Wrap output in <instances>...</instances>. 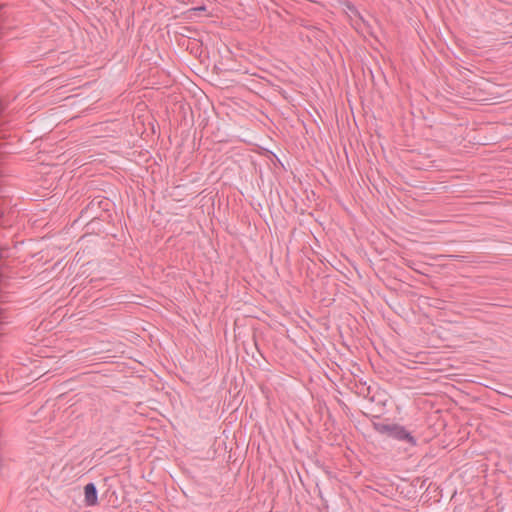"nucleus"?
<instances>
[{
	"label": "nucleus",
	"mask_w": 512,
	"mask_h": 512,
	"mask_svg": "<svg viewBox=\"0 0 512 512\" xmlns=\"http://www.w3.org/2000/svg\"><path fill=\"white\" fill-rule=\"evenodd\" d=\"M375 428L381 434H386L389 437L408 443L414 447L417 445L416 438L402 425L399 424H376Z\"/></svg>",
	"instance_id": "f257e3e1"
},
{
	"label": "nucleus",
	"mask_w": 512,
	"mask_h": 512,
	"mask_svg": "<svg viewBox=\"0 0 512 512\" xmlns=\"http://www.w3.org/2000/svg\"><path fill=\"white\" fill-rule=\"evenodd\" d=\"M84 501L86 506L92 507L98 503V491L93 482H90L84 487Z\"/></svg>",
	"instance_id": "f03ea898"
},
{
	"label": "nucleus",
	"mask_w": 512,
	"mask_h": 512,
	"mask_svg": "<svg viewBox=\"0 0 512 512\" xmlns=\"http://www.w3.org/2000/svg\"><path fill=\"white\" fill-rule=\"evenodd\" d=\"M8 191L5 187L0 185V225L9 224L6 219L5 213L9 208V202L7 201Z\"/></svg>",
	"instance_id": "7ed1b4c3"
},
{
	"label": "nucleus",
	"mask_w": 512,
	"mask_h": 512,
	"mask_svg": "<svg viewBox=\"0 0 512 512\" xmlns=\"http://www.w3.org/2000/svg\"><path fill=\"white\" fill-rule=\"evenodd\" d=\"M347 9L350 12L351 17L358 18L360 21L365 23V19L353 4H347Z\"/></svg>",
	"instance_id": "20e7f679"
},
{
	"label": "nucleus",
	"mask_w": 512,
	"mask_h": 512,
	"mask_svg": "<svg viewBox=\"0 0 512 512\" xmlns=\"http://www.w3.org/2000/svg\"><path fill=\"white\" fill-rule=\"evenodd\" d=\"M352 21H353L352 25L355 27L356 30H362L364 26L368 25L366 21H365V23H363L358 18H355Z\"/></svg>",
	"instance_id": "39448f33"
},
{
	"label": "nucleus",
	"mask_w": 512,
	"mask_h": 512,
	"mask_svg": "<svg viewBox=\"0 0 512 512\" xmlns=\"http://www.w3.org/2000/svg\"><path fill=\"white\" fill-rule=\"evenodd\" d=\"M195 10H197V11H204V10H205V7H204V6L197 7V8H195Z\"/></svg>",
	"instance_id": "423d86ee"
}]
</instances>
